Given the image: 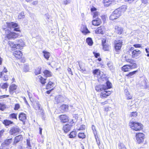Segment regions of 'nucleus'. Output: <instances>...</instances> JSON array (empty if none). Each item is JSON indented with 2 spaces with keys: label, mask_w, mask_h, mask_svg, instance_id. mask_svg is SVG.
Segmentation results:
<instances>
[{
  "label": "nucleus",
  "mask_w": 149,
  "mask_h": 149,
  "mask_svg": "<svg viewBox=\"0 0 149 149\" xmlns=\"http://www.w3.org/2000/svg\"><path fill=\"white\" fill-rule=\"evenodd\" d=\"M2 77H3V80L4 81H6L8 80V76L6 75H4L3 74V75Z\"/></svg>",
  "instance_id": "51"
},
{
  "label": "nucleus",
  "mask_w": 149,
  "mask_h": 149,
  "mask_svg": "<svg viewBox=\"0 0 149 149\" xmlns=\"http://www.w3.org/2000/svg\"><path fill=\"white\" fill-rule=\"evenodd\" d=\"M76 134L75 131L72 132L68 135L69 137L71 138L75 137L76 136Z\"/></svg>",
  "instance_id": "32"
},
{
  "label": "nucleus",
  "mask_w": 149,
  "mask_h": 149,
  "mask_svg": "<svg viewBox=\"0 0 149 149\" xmlns=\"http://www.w3.org/2000/svg\"><path fill=\"white\" fill-rule=\"evenodd\" d=\"M9 95H0V99H3L6 97H9Z\"/></svg>",
  "instance_id": "52"
},
{
  "label": "nucleus",
  "mask_w": 149,
  "mask_h": 149,
  "mask_svg": "<svg viewBox=\"0 0 149 149\" xmlns=\"http://www.w3.org/2000/svg\"><path fill=\"white\" fill-rule=\"evenodd\" d=\"M17 113H11L9 115V117L11 119L17 120Z\"/></svg>",
  "instance_id": "28"
},
{
  "label": "nucleus",
  "mask_w": 149,
  "mask_h": 149,
  "mask_svg": "<svg viewBox=\"0 0 149 149\" xmlns=\"http://www.w3.org/2000/svg\"><path fill=\"white\" fill-rule=\"evenodd\" d=\"M55 86L54 82L51 81H49L46 85L45 88L46 89L53 90Z\"/></svg>",
  "instance_id": "15"
},
{
  "label": "nucleus",
  "mask_w": 149,
  "mask_h": 149,
  "mask_svg": "<svg viewBox=\"0 0 149 149\" xmlns=\"http://www.w3.org/2000/svg\"><path fill=\"white\" fill-rule=\"evenodd\" d=\"M8 84L7 82L3 83L1 86V88L3 89H5L6 90L8 88Z\"/></svg>",
  "instance_id": "36"
},
{
  "label": "nucleus",
  "mask_w": 149,
  "mask_h": 149,
  "mask_svg": "<svg viewBox=\"0 0 149 149\" xmlns=\"http://www.w3.org/2000/svg\"><path fill=\"white\" fill-rule=\"evenodd\" d=\"M93 53L95 57L96 58H97L98 56H100V54L99 53H96L95 52H93Z\"/></svg>",
  "instance_id": "57"
},
{
  "label": "nucleus",
  "mask_w": 149,
  "mask_h": 149,
  "mask_svg": "<svg viewBox=\"0 0 149 149\" xmlns=\"http://www.w3.org/2000/svg\"><path fill=\"white\" fill-rule=\"evenodd\" d=\"M141 53V51L138 49L134 50L132 51V58L136 57L139 56Z\"/></svg>",
  "instance_id": "17"
},
{
  "label": "nucleus",
  "mask_w": 149,
  "mask_h": 149,
  "mask_svg": "<svg viewBox=\"0 0 149 149\" xmlns=\"http://www.w3.org/2000/svg\"><path fill=\"white\" fill-rule=\"evenodd\" d=\"M92 129L93 131L94 132L96 131V129H95V127L94 125H93L92 126Z\"/></svg>",
  "instance_id": "62"
},
{
  "label": "nucleus",
  "mask_w": 149,
  "mask_h": 149,
  "mask_svg": "<svg viewBox=\"0 0 149 149\" xmlns=\"http://www.w3.org/2000/svg\"><path fill=\"white\" fill-rule=\"evenodd\" d=\"M78 136L79 138L83 139L85 137V135L84 133H79Z\"/></svg>",
  "instance_id": "41"
},
{
  "label": "nucleus",
  "mask_w": 149,
  "mask_h": 149,
  "mask_svg": "<svg viewBox=\"0 0 149 149\" xmlns=\"http://www.w3.org/2000/svg\"><path fill=\"white\" fill-rule=\"evenodd\" d=\"M137 72V71H134L133 72H130L129 74H127V76L128 77L132 78L133 75L135 74Z\"/></svg>",
  "instance_id": "42"
},
{
  "label": "nucleus",
  "mask_w": 149,
  "mask_h": 149,
  "mask_svg": "<svg viewBox=\"0 0 149 149\" xmlns=\"http://www.w3.org/2000/svg\"><path fill=\"white\" fill-rule=\"evenodd\" d=\"M33 108L36 110H40V105L37 102L34 103L33 104Z\"/></svg>",
  "instance_id": "31"
},
{
  "label": "nucleus",
  "mask_w": 149,
  "mask_h": 149,
  "mask_svg": "<svg viewBox=\"0 0 149 149\" xmlns=\"http://www.w3.org/2000/svg\"><path fill=\"white\" fill-rule=\"evenodd\" d=\"M118 146L120 149H126L125 146L122 143H120Z\"/></svg>",
  "instance_id": "45"
},
{
  "label": "nucleus",
  "mask_w": 149,
  "mask_h": 149,
  "mask_svg": "<svg viewBox=\"0 0 149 149\" xmlns=\"http://www.w3.org/2000/svg\"><path fill=\"white\" fill-rule=\"evenodd\" d=\"M102 22L101 19L98 18H97L96 19H95L93 20L92 24L95 26H97L100 24Z\"/></svg>",
  "instance_id": "22"
},
{
  "label": "nucleus",
  "mask_w": 149,
  "mask_h": 149,
  "mask_svg": "<svg viewBox=\"0 0 149 149\" xmlns=\"http://www.w3.org/2000/svg\"><path fill=\"white\" fill-rule=\"evenodd\" d=\"M106 40L105 39H103L102 40V45H103V44H107L106 43Z\"/></svg>",
  "instance_id": "63"
},
{
  "label": "nucleus",
  "mask_w": 149,
  "mask_h": 149,
  "mask_svg": "<svg viewBox=\"0 0 149 149\" xmlns=\"http://www.w3.org/2000/svg\"><path fill=\"white\" fill-rule=\"evenodd\" d=\"M115 32L117 34L119 35H120L122 34L123 29V28L120 26H116L114 27Z\"/></svg>",
  "instance_id": "19"
},
{
  "label": "nucleus",
  "mask_w": 149,
  "mask_h": 149,
  "mask_svg": "<svg viewBox=\"0 0 149 149\" xmlns=\"http://www.w3.org/2000/svg\"><path fill=\"white\" fill-rule=\"evenodd\" d=\"M24 70L25 72H28L29 70V65H26L24 67Z\"/></svg>",
  "instance_id": "48"
},
{
  "label": "nucleus",
  "mask_w": 149,
  "mask_h": 149,
  "mask_svg": "<svg viewBox=\"0 0 149 149\" xmlns=\"http://www.w3.org/2000/svg\"><path fill=\"white\" fill-rule=\"evenodd\" d=\"M105 29L104 27V26H100L97 28L95 30V33L96 34H101L103 33V31Z\"/></svg>",
  "instance_id": "21"
},
{
  "label": "nucleus",
  "mask_w": 149,
  "mask_h": 149,
  "mask_svg": "<svg viewBox=\"0 0 149 149\" xmlns=\"http://www.w3.org/2000/svg\"><path fill=\"white\" fill-rule=\"evenodd\" d=\"M20 108V105L19 103L15 104L14 110L15 111L18 110Z\"/></svg>",
  "instance_id": "37"
},
{
  "label": "nucleus",
  "mask_w": 149,
  "mask_h": 149,
  "mask_svg": "<svg viewBox=\"0 0 149 149\" xmlns=\"http://www.w3.org/2000/svg\"><path fill=\"white\" fill-rule=\"evenodd\" d=\"M5 132L4 129H2L0 130V137L3 134V133Z\"/></svg>",
  "instance_id": "55"
},
{
  "label": "nucleus",
  "mask_w": 149,
  "mask_h": 149,
  "mask_svg": "<svg viewBox=\"0 0 149 149\" xmlns=\"http://www.w3.org/2000/svg\"><path fill=\"white\" fill-rule=\"evenodd\" d=\"M111 93V92L110 91H107V90L104 91L101 93L100 97L102 98H105L109 96Z\"/></svg>",
  "instance_id": "20"
},
{
  "label": "nucleus",
  "mask_w": 149,
  "mask_h": 149,
  "mask_svg": "<svg viewBox=\"0 0 149 149\" xmlns=\"http://www.w3.org/2000/svg\"><path fill=\"white\" fill-rule=\"evenodd\" d=\"M67 70L69 74H70L71 75H72V72L70 68H68V69Z\"/></svg>",
  "instance_id": "58"
},
{
  "label": "nucleus",
  "mask_w": 149,
  "mask_h": 149,
  "mask_svg": "<svg viewBox=\"0 0 149 149\" xmlns=\"http://www.w3.org/2000/svg\"><path fill=\"white\" fill-rule=\"evenodd\" d=\"M7 71H8L7 69L5 68H4L3 70L1 72L0 77H2L4 73H6L7 72Z\"/></svg>",
  "instance_id": "43"
},
{
  "label": "nucleus",
  "mask_w": 149,
  "mask_h": 149,
  "mask_svg": "<svg viewBox=\"0 0 149 149\" xmlns=\"http://www.w3.org/2000/svg\"><path fill=\"white\" fill-rule=\"evenodd\" d=\"M105 78H106L107 79V81H108V82H109L108 80V79L106 77H105V76H104H104H102L101 77V81L102 82V83H104V85H105L106 86V81L105 80V79H104Z\"/></svg>",
  "instance_id": "34"
},
{
  "label": "nucleus",
  "mask_w": 149,
  "mask_h": 149,
  "mask_svg": "<svg viewBox=\"0 0 149 149\" xmlns=\"http://www.w3.org/2000/svg\"><path fill=\"white\" fill-rule=\"evenodd\" d=\"M81 31L85 35L90 33V32L87 28L86 26L85 25H82L80 29Z\"/></svg>",
  "instance_id": "18"
},
{
  "label": "nucleus",
  "mask_w": 149,
  "mask_h": 149,
  "mask_svg": "<svg viewBox=\"0 0 149 149\" xmlns=\"http://www.w3.org/2000/svg\"><path fill=\"white\" fill-rule=\"evenodd\" d=\"M23 139L22 135H19L16 136L14 139L13 144L16 145L17 143L22 141Z\"/></svg>",
  "instance_id": "16"
},
{
  "label": "nucleus",
  "mask_w": 149,
  "mask_h": 149,
  "mask_svg": "<svg viewBox=\"0 0 149 149\" xmlns=\"http://www.w3.org/2000/svg\"><path fill=\"white\" fill-rule=\"evenodd\" d=\"M12 141V139L10 138L5 140L4 142L5 144H6L7 145H9L10 144Z\"/></svg>",
  "instance_id": "40"
},
{
  "label": "nucleus",
  "mask_w": 149,
  "mask_h": 149,
  "mask_svg": "<svg viewBox=\"0 0 149 149\" xmlns=\"http://www.w3.org/2000/svg\"><path fill=\"white\" fill-rule=\"evenodd\" d=\"M106 81V86L104 84H99L97 85L95 87V89L97 92H102L104 91H106L108 89L112 87V84L110 82L107 81V79H104Z\"/></svg>",
  "instance_id": "3"
},
{
  "label": "nucleus",
  "mask_w": 149,
  "mask_h": 149,
  "mask_svg": "<svg viewBox=\"0 0 149 149\" xmlns=\"http://www.w3.org/2000/svg\"><path fill=\"white\" fill-rule=\"evenodd\" d=\"M95 139H96V142L97 143V144L98 145V146H100V141L99 140H97V139L95 138Z\"/></svg>",
  "instance_id": "61"
},
{
  "label": "nucleus",
  "mask_w": 149,
  "mask_h": 149,
  "mask_svg": "<svg viewBox=\"0 0 149 149\" xmlns=\"http://www.w3.org/2000/svg\"><path fill=\"white\" fill-rule=\"evenodd\" d=\"M8 45L12 50H15L17 49L16 47V44H15L13 41H9L8 42Z\"/></svg>",
  "instance_id": "23"
},
{
  "label": "nucleus",
  "mask_w": 149,
  "mask_h": 149,
  "mask_svg": "<svg viewBox=\"0 0 149 149\" xmlns=\"http://www.w3.org/2000/svg\"><path fill=\"white\" fill-rule=\"evenodd\" d=\"M93 13V17L94 18L97 17L99 15V13L97 11H95Z\"/></svg>",
  "instance_id": "50"
},
{
  "label": "nucleus",
  "mask_w": 149,
  "mask_h": 149,
  "mask_svg": "<svg viewBox=\"0 0 149 149\" xmlns=\"http://www.w3.org/2000/svg\"><path fill=\"white\" fill-rule=\"evenodd\" d=\"M18 88V86L14 84H11L9 87V92L12 95L14 93H16Z\"/></svg>",
  "instance_id": "7"
},
{
  "label": "nucleus",
  "mask_w": 149,
  "mask_h": 149,
  "mask_svg": "<svg viewBox=\"0 0 149 149\" xmlns=\"http://www.w3.org/2000/svg\"><path fill=\"white\" fill-rule=\"evenodd\" d=\"M124 92L126 95L127 99V100H130L132 99V96L130 95L129 92L127 90L125 89L124 90Z\"/></svg>",
  "instance_id": "30"
},
{
  "label": "nucleus",
  "mask_w": 149,
  "mask_h": 149,
  "mask_svg": "<svg viewBox=\"0 0 149 149\" xmlns=\"http://www.w3.org/2000/svg\"><path fill=\"white\" fill-rule=\"evenodd\" d=\"M66 126V128H67V127H68V129L67 130L66 129V132H67L68 131H69L71 129L70 126L69 125H67L66 124L65 125Z\"/></svg>",
  "instance_id": "54"
},
{
  "label": "nucleus",
  "mask_w": 149,
  "mask_h": 149,
  "mask_svg": "<svg viewBox=\"0 0 149 149\" xmlns=\"http://www.w3.org/2000/svg\"><path fill=\"white\" fill-rule=\"evenodd\" d=\"M136 137L137 143H140L144 141V135L143 133H139L136 134Z\"/></svg>",
  "instance_id": "9"
},
{
  "label": "nucleus",
  "mask_w": 149,
  "mask_h": 149,
  "mask_svg": "<svg viewBox=\"0 0 149 149\" xmlns=\"http://www.w3.org/2000/svg\"><path fill=\"white\" fill-rule=\"evenodd\" d=\"M49 90L48 91H47L46 92V93L47 94H49L51 91L53 90H51V89H48Z\"/></svg>",
  "instance_id": "64"
},
{
  "label": "nucleus",
  "mask_w": 149,
  "mask_h": 149,
  "mask_svg": "<svg viewBox=\"0 0 149 149\" xmlns=\"http://www.w3.org/2000/svg\"><path fill=\"white\" fill-rule=\"evenodd\" d=\"M141 1L142 3L144 4H147L148 2V0H141Z\"/></svg>",
  "instance_id": "60"
},
{
  "label": "nucleus",
  "mask_w": 149,
  "mask_h": 149,
  "mask_svg": "<svg viewBox=\"0 0 149 149\" xmlns=\"http://www.w3.org/2000/svg\"><path fill=\"white\" fill-rule=\"evenodd\" d=\"M103 49L104 51H109L110 47L108 44H103Z\"/></svg>",
  "instance_id": "35"
},
{
  "label": "nucleus",
  "mask_w": 149,
  "mask_h": 149,
  "mask_svg": "<svg viewBox=\"0 0 149 149\" xmlns=\"http://www.w3.org/2000/svg\"><path fill=\"white\" fill-rule=\"evenodd\" d=\"M5 31V38L8 40H14L20 37L19 33L12 31L8 29L3 28Z\"/></svg>",
  "instance_id": "1"
},
{
  "label": "nucleus",
  "mask_w": 149,
  "mask_h": 149,
  "mask_svg": "<svg viewBox=\"0 0 149 149\" xmlns=\"http://www.w3.org/2000/svg\"><path fill=\"white\" fill-rule=\"evenodd\" d=\"M6 108L5 104L0 102V110L3 111Z\"/></svg>",
  "instance_id": "38"
},
{
  "label": "nucleus",
  "mask_w": 149,
  "mask_h": 149,
  "mask_svg": "<svg viewBox=\"0 0 149 149\" xmlns=\"http://www.w3.org/2000/svg\"><path fill=\"white\" fill-rule=\"evenodd\" d=\"M26 143L27 146L29 147H31V145L30 143V140L28 139L26 140Z\"/></svg>",
  "instance_id": "56"
},
{
  "label": "nucleus",
  "mask_w": 149,
  "mask_h": 149,
  "mask_svg": "<svg viewBox=\"0 0 149 149\" xmlns=\"http://www.w3.org/2000/svg\"><path fill=\"white\" fill-rule=\"evenodd\" d=\"M41 70L42 68L40 66L38 67L35 69L34 73L35 75H38L41 74Z\"/></svg>",
  "instance_id": "26"
},
{
  "label": "nucleus",
  "mask_w": 149,
  "mask_h": 149,
  "mask_svg": "<svg viewBox=\"0 0 149 149\" xmlns=\"http://www.w3.org/2000/svg\"><path fill=\"white\" fill-rule=\"evenodd\" d=\"M137 115V113L136 112H134L131 113L130 116V117H136Z\"/></svg>",
  "instance_id": "49"
},
{
  "label": "nucleus",
  "mask_w": 149,
  "mask_h": 149,
  "mask_svg": "<svg viewBox=\"0 0 149 149\" xmlns=\"http://www.w3.org/2000/svg\"><path fill=\"white\" fill-rule=\"evenodd\" d=\"M17 42L16 44V47L19 49H22L25 46V44L24 41L21 39L16 40Z\"/></svg>",
  "instance_id": "11"
},
{
  "label": "nucleus",
  "mask_w": 149,
  "mask_h": 149,
  "mask_svg": "<svg viewBox=\"0 0 149 149\" xmlns=\"http://www.w3.org/2000/svg\"><path fill=\"white\" fill-rule=\"evenodd\" d=\"M36 79L39 83L43 86L45 85L46 83L47 78H45L43 76L41 75L38 76Z\"/></svg>",
  "instance_id": "12"
},
{
  "label": "nucleus",
  "mask_w": 149,
  "mask_h": 149,
  "mask_svg": "<svg viewBox=\"0 0 149 149\" xmlns=\"http://www.w3.org/2000/svg\"><path fill=\"white\" fill-rule=\"evenodd\" d=\"M127 9L125 6L122 7L121 8H118L115 10L109 17L110 20H113L118 18L120 16L122 11H125Z\"/></svg>",
  "instance_id": "2"
},
{
  "label": "nucleus",
  "mask_w": 149,
  "mask_h": 149,
  "mask_svg": "<svg viewBox=\"0 0 149 149\" xmlns=\"http://www.w3.org/2000/svg\"><path fill=\"white\" fill-rule=\"evenodd\" d=\"M129 125L132 129L136 131L140 130L143 127V125L141 123L131 121Z\"/></svg>",
  "instance_id": "4"
},
{
  "label": "nucleus",
  "mask_w": 149,
  "mask_h": 149,
  "mask_svg": "<svg viewBox=\"0 0 149 149\" xmlns=\"http://www.w3.org/2000/svg\"><path fill=\"white\" fill-rule=\"evenodd\" d=\"M78 63L79 67V70H81V71H82L83 72H86V70L85 68H84L82 67V65L80 64L79 62H78Z\"/></svg>",
  "instance_id": "44"
},
{
  "label": "nucleus",
  "mask_w": 149,
  "mask_h": 149,
  "mask_svg": "<svg viewBox=\"0 0 149 149\" xmlns=\"http://www.w3.org/2000/svg\"><path fill=\"white\" fill-rule=\"evenodd\" d=\"M133 46L136 48H139L141 47V45L139 44H136L134 45Z\"/></svg>",
  "instance_id": "59"
},
{
  "label": "nucleus",
  "mask_w": 149,
  "mask_h": 149,
  "mask_svg": "<svg viewBox=\"0 0 149 149\" xmlns=\"http://www.w3.org/2000/svg\"><path fill=\"white\" fill-rule=\"evenodd\" d=\"M126 61L127 62H129L131 64L130 65H132L133 64H136L134 63V61L131 59H126Z\"/></svg>",
  "instance_id": "46"
},
{
  "label": "nucleus",
  "mask_w": 149,
  "mask_h": 149,
  "mask_svg": "<svg viewBox=\"0 0 149 149\" xmlns=\"http://www.w3.org/2000/svg\"><path fill=\"white\" fill-rule=\"evenodd\" d=\"M93 73L94 75H98L100 74V70L98 69H95L93 71Z\"/></svg>",
  "instance_id": "39"
},
{
  "label": "nucleus",
  "mask_w": 149,
  "mask_h": 149,
  "mask_svg": "<svg viewBox=\"0 0 149 149\" xmlns=\"http://www.w3.org/2000/svg\"><path fill=\"white\" fill-rule=\"evenodd\" d=\"M19 120L22 121L24 124H25L27 119L26 115L23 112L20 113L18 115Z\"/></svg>",
  "instance_id": "13"
},
{
  "label": "nucleus",
  "mask_w": 149,
  "mask_h": 149,
  "mask_svg": "<svg viewBox=\"0 0 149 149\" xmlns=\"http://www.w3.org/2000/svg\"><path fill=\"white\" fill-rule=\"evenodd\" d=\"M59 118L61 121L63 123H65V116L64 115H62L59 116Z\"/></svg>",
  "instance_id": "33"
},
{
  "label": "nucleus",
  "mask_w": 149,
  "mask_h": 149,
  "mask_svg": "<svg viewBox=\"0 0 149 149\" xmlns=\"http://www.w3.org/2000/svg\"><path fill=\"white\" fill-rule=\"evenodd\" d=\"M42 53L43 54V56L44 58L47 60H48L50 56V53L45 50L43 51H42Z\"/></svg>",
  "instance_id": "27"
},
{
  "label": "nucleus",
  "mask_w": 149,
  "mask_h": 149,
  "mask_svg": "<svg viewBox=\"0 0 149 149\" xmlns=\"http://www.w3.org/2000/svg\"><path fill=\"white\" fill-rule=\"evenodd\" d=\"M6 24L7 28L10 29L13 28L14 31H21L20 28L17 23L14 22H6Z\"/></svg>",
  "instance_id": "5"
},
{
  "label": "nucleus",
  "mask_w": 149,
  "mask_h": 149,
  "mask_svg": "<svg viewBox=\"0 0 149 149\" xmlns=\"http://www.w3.org/2000/svg\"><path fill=\"white\" fill-rule=\"evenodd\" d=\"M136 64H133L132 65H125L122 67V70L124 72H127L131 69L136 68Z\"/></svg>",
  "instance_id": "10"
},
{
  "label": "nucleus",
  "mask_w": 149,
  "mask_h": 149,
  "mask_svg": "<svg viewBox=\"0 0 149 149\" xmlns=\"http://www.w3.org/2000/svg\"><path fill=\"white\" fill-rule=\"evenodd\" d=\"M86 42L89 46L92 45L93 43L92 40L91 38H88L86 39Z\"/></svg>",
  "instance_id": "29"
},
{
  "label": "nucleus",
  "mask_w": 149,
  "mask_h": 149,
  "mask_svg": "<svg viewBox=\"0 0 149 149\" xmlns=\"http://www.w3.org/2000/svg\"><path fill=\"white\" fill-rule=\"evenodd\" d=\"M12 55L17 60H19L22 58L23 54L21 51L16 50L13 52Z\"/></svg>",
  "instance_id": "8"
},
{
  "label": "nucleus",
  "mask_w": 149,
  "mask_h": 149,
  "mask_svg": "<svg viewBox=\"0 0 149 149\" xmlns=\"http://www.w3.org/2000/svg\"><path fill=\"white\" fill-rule=\"evenodd\" d=\"M2 123L5 126H9V125L13 124V121L8 120V119H5L2 122Z\"/></svg>",
  "instance_id": "24"
},
{
  "label": "nucleus",
  "mask_w": 149,
  "mask_h": 149,
  "mask_svg": "<svg viewBox=\"0 0 149 149\" xmlns=\"http://www.w3.org/2000/svg\"><path fill=\"white\" fill-rule=\"evenodd\" d=\"M20 129L17 127H13L10 129L9 133L10 135H13L20 132Z\"/></svg>",
  "instance_id": "14"
},
{
  "label": "nucleus",
  "mask_w": 149,
  "mask_h": 149,
  "mask_svg": "<svg viewBox=\"0 0 149 149\" xmlns=\"http://www.w3.org/2000/svg\"><path fill=\"white\" fill-rule=\"evenodd\" d=\"M85 126L84 125H82L78 129V130H85Z\"/></svg>",
  "instance_id": "53"
},
{
  "label": "nucleus",
  "mask_w": 149,
  "mask_h": 149,
  "mask_svg": "<svg viewBox=\"0 0 149 149\" xmlns=\"http://www.w3.org/2000/svg\"><path fill=\"white\" fill-rule=\"evenodd\" d=\"M107 65L110 70L113 69V66L112 63H107Z\"/></svg>",
  "instance_id": "47"
},
{
  "label": "nucleus",
  "mask_w": 149,
  "mask_h": 149,
  "mask_svg": "<svg viewBox=\"0 0 149 149\" xmlns=\"http://www.w3.org/2000/svg\"><path fill=\"white\" fill-rule=\"evenodd\" d=\"M43 73L44 75L47 77L52 76V72L51 71L47 70H45L43 71Z\"/></svg>",
  "instance_id": "25"
},
{
  "label": "nucleus",
  "mask_w": 149,
  "mask_h": 149,
  "mask_svg": "<svg viewBox=\"0 0 149 149\" xmlns=\"http://www.w3.org/2000/svg\"><path fill=\"white\" fill-rule=\"evenodd\" d=\"M122 42L121 40H115L114 41L115 49L117 52V54H118L120 50L122 45Z\"/></svg>",
  "instance_id": "6"
}]
</instances>
